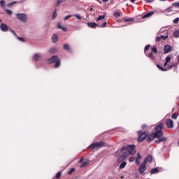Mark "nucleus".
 Instances as JSON below:
<instances>
[{"label": "nucleus", "instance_id": "nucleus-1", "mask_svg": "<svg viewBox=\"0 0 179 179\" xmlns=\"http://www.w3.org/2000/svg\"><path fill=\"white\" fill-rule=\"evenodd\" d=\"M163 136V123L161 122L155 127V132H152L148 136L147 142L150 143L155 138L159 139Z\"/></svg>", "mask_w": 179, "mask_h": 179}, {"label": "nucleus", "instance_id": "nucleus-2", "mask_svg": "<svg viewBox=\"0 0 179 179\" xmlns=\"http://www.w3.org/2000/svg\"><path fill=\"white\" fill-rule=\"evenodd\" d=\"M135 145H129L123 147L121 149V152L123 153L119 158L120 160H124L125 157H128L129 155H135L136 152L135 150Z\"/></svg>", "mask_w": 179, "mask_h": 179}, {"label": "nucleus", "instance_id": "nucleus-3", "mask_svg": "<svg viewBox=\"0 0 179 179\" xmlns=\"http://www.w3.org/2000/svg\"><path fill=\"white\" fill-rule=\"evenodd\" d=\"M49 64H52L55 62V68H59V65H61V60L58 58V56H53L50 59L48 60Z\"/></svg>", "mask_w": 179, "mask_h": 179}, {"label": "nucleus", "instance_id": "nucleus-4", "mask_svg": "<svg viewBox=\"0 0 179 179\" xmlns=\"http://www.w3.org/2000/svg\"><path fill=\"white\" fill-rule=\"evenodd\" d=\"M138 142H143V141H145L148 137V135H149V131H142L140 130L138 131Z\"/></svg>", "mask_w": 179, "mask_h": 179}, {"label": "nucleus", "instance_id": "nucleus-5", "mask_svg": "<svg viewBox=\"0 0 179 179\" xmlns=\"http://www.w3.org/2000/svg\"><path fill=\"white\" fill-rule=\"evenodd\" d=\"M16 17L22 23H26L27 22V15L25 13H18L16 14Z\"/></svg>", "mask_w": 179, "mask_h": 179}, {"label": "nucleus", "instance_id": "nucleus-6", "mask_svg": "<svg viewBox=\"0 0 179 179\" xmlns=\"http://www.w3.org/2000/svg\"><path fill=\"white\" fill-rule=\"evenodd\" d=\"M106 146V143L101 141L99 143H94L90 145L91 149H100V148H103Z\"/></svg>", "mask_w": 179, "mask_h": 179}, {"label": "nucleus", "instance_id": "nucleus-7", "mask_svg": "<svg viewBox=\"0 0 179 179\" xmlns=\"http://www.w3.org/2000/svg\"><path fill=\"white\" fill-rule=\"evenodd\" d=\"M167 38H169V34H167L166 36L161 35L160 36H157L155 39V41L157 43H160L162 40H167Z\"/></svg>", "mask_w": 179, "mask_h": 179}, {"label": "nucleus", "instance_id": "nucleus-8", "mask_svg": "<svg viewBox=\"0 0 179 179\" xmlns=\"http://www.w3.org/2000/svg\"><path fill=\"white\" fill-rule=\"evenodd\" d=\"M168 128H174V123L171 119H168L165 122Z\"/></svg>", "mask_w": 179, "mask_h": 179}, {"label": "nucleus", "instance_id": "nucleus-9", "mask_svg": "<svg viewBox=\"0 0 179 179\" xmlns=\"http://www.w3.org/2000/svg\"><path fill=\"white\" fill-rule=\"evenodd\" d=\"M145 171H146V164L143 162L142 164L140 165L139 172L141 173V174H143Z\"/></svg>", "mask_w": 179, "mask_h": 179}, {"label": "nucleus", "instance_id": "nucleus-10", "mask_svg": "<svg viewBox=\"0 0 179 179\" xmlns=\"http://www.w3.org/2000/svg\"><path fill=\"white\" fill-rule=\"evenodd\" d=\"M153 162V157L152 155H148L146 158H145L143 163L147 164V163H152Z\"/></svg>", "mask_w": 179, "mask_h": 179}, {"label": "nucleus", "instance_id": "nucleus-11", "mask_svg": "<svg viewBox=\"0 0 179 179\" xmlns=\"http://www.w3.org/2000/svg\"><path fill=\"white\" fill-rule=\"evenodd\" d=\"M171 51V46L170 45H166L164 48V54H169Z\"/></svg>", "mask_w": 179, "mask_h": 179}, {"label": "nucleus", "instance_id": "nucleus-12", "mask_svg": "<svg viewBox=\"0 0 179 179\" xmlns=\"http://www.w3.org/2000/svg\"><path fill=\"white\" fill-rule=\"evenodd\" d=\"M0 29L1 31H8L9 27H8V26L6 24L1 23L0 25Z\"/></svg>", "mask_w": 179, "mask_h": 179}, {"label": "nucleus", "instance_id": "nucleus-13", "mask_svg": "<svg viewBox=\"0 0 179 179\" xmlns=\"http://www.w3.org/2000/svg\"><path fill=\"white\" fill-rule=\"evenodd\" d=\"M177 66H178V63H171L170 65L168 66V69H166L167 71H169V69H173V68Z\"/></svg>", "mask_w": 179, "mask_h": 179}, {"label": "nucleus", "instance_id": "nucleus-14", "mask_svg": "<svg viewBox=\"0 0 179 179\" xmlns=\"http://www.w3.org/2000/svg\"><path fill=\"white\" fill-rule=\"evenodd\" d=\"M153 13H155L153 11L149 12L148 13H147L143 16V19H146V17H150V16H152L153 15Z\"/></svg>", "mask_w": 179, "mask_h": 179}, {"label": "nucleus", "instance_id": "nucleus-15", "mask_svg": "<svg viewBox=\"0 0 179 179\" xmlns=\"http://www.w3.org/2000/svg\"><path fill=\"white\" fill-rule=\"evenodd\" d=\"M57 29H60L61 30H63V31H66V30H68V29H66V27H62V26L61 25V23H58V24H57Z\"/></svg>", "mask_w": 179, "mask_h": 179}, {"label": "nucleus", "instance_id": "nucleus-16", "mask_svg": "<svg viewBox=\"0 0 179 179\" xmlns=\"http://www.w3.org/2000/svg\"><path fill=\"white\" fill-rule=\"evenodd\" d=\"M52 40L54 43H57L58 41V36L57 34H55L52 36Z\"/></svg>", "mask_w": 179, "mask_h": 179}, {"label": "nucleus", "instance_id": "nucleus-17", "mask_svg": "<svg viewBox=\"0 0 179 179\" xmlns=\"http://www.w3.org/2000/svg\"><path fill=\"white\" fill-rule=\"evenodd\" d=\"M156 173H159V169L155 168L150 170L151 174H156Z\"/></svg>", "mask_w": 179, "mask_h": 179}, {"label": "nucleus", "instance_id": "nucleus-18", "mask_svg": "<svg viewBox=\"0 0 179 179\" xmlns=\"http://www.w3.org/2000/svg\"><path fill=\"white\" fill-rule=\"evenodd\" d=\"M41 57V56L40 55V54H35L34 55V60L38 61V59H40Z\"/></svg>", "mask_w": 179, "mask_h": 179}, {"label": "nucleus", "instance_id": "nucleus-19", "mask_svg": "<svg viewBox=\"0 0 179 179\" xmlns=\"http://www.w3.org/2000/svg\"><path fill=\"white\" fill-rule=\"evenodd\" d=\"M106 18L104 15H99L96 20V22H100V20H103Z\"/></svg>", "mask_w": 179, "mask_h": 179}, {"label": "nucleus", "instance_id": "nucleus-20", "mask_svg": "<svg viewBox=\"0 0 179 179\" xmlns=\"http://www.w3.org/2000/svg\"><path fill=\"white\" fill-rule=\"evenodd\" d=\"M64 49L66 50V51H71V48H69V45H68V44H65L64 45Z\"/></svg>", "mask_w": 179, "mask_h": 179}, {"label": "nucleus", "instance_id": "nucleus-21", "mask_svg": "<svg viewBox=\"0 0 179 179\" xmlns=\"http://www.w3.org/2000/svg\"><path fill=\"white\" fill-rule=\"evenodd\" d=\"M99 25L97 24H96L95 22H91L90 23V27H92V29H94L95 27H97Z\"/></svg>", "mask_w": 179, "mask_h": 179}, {"label": "nucleus", "instance_id": "nucleus-22", "mask_svg": "<svg viewBox=\"0 0 179 179\" xmlns=\"http://www.w3.org/2000/svg\"><path fill=\"white\" fill-rule=\"evenodd\" d=\"M157 68H159V69H160V70L162 71L163 72L167 71V69H164V68L160 66V65H159V64H157Z\"/></svg>", "mask_w": 179, "mask_h": 179}, {"label": "nucleus", "instance_id": "nucleus-23", "mask_svg": "<svg viewBox=\"0 0 179 179\" xmlns=\"http://www.w3.org/2000/svg\"><path fill=\"white\" fill-rule=\"evenodd\" d=\"M177 117H178V113H175L172 115L171 118L173 120H177Z\"/></svg>", "mask_w": 179, "mask_h": 179}, {"label": "nucleus", "instance_id": "nucleus-24", "mask_svg": "<svg viewBox=\"0 0 179 179\" xmlns=\"http://www.w3.org/2000/svg\"><path fill=\"white\" fill-rule=\"evenodd\" d=\"M173 36L175 37H176V38H178V37H179V31L178 30L175 31L174 33H173Z\"/></svg>", "mask_w": 179, "mask_h": 179}, {"label": "nucleus", "instance_id": "nucleus-25", "mask_svg": "<svg viewBox=\"0 0 179 179\" xmlns=\"http://www.w3.org/2000/svg\"><path fill=\"white\" fill-rule=\"evenodd\" d=\"M151 50L152 52H154L155 54H157V48L156 46H153Z\"/></svg>", "mask_w": 179, "mask_h": 179}, {"label": "nucleus", "instance_id": "nucleus-26", "mask_svg": "<svg viewBox=\"0 0 179 179\" xmlns=\"http://www.w3.org/2000/svg\"><path fill=\"white\" fill-rule=\"evenodd\" d=\"M126 166H127V162H123L120 164V169H124Z\"/></svg>", "mask_w": 179, "mask_h": 179}, {"label": "nucleus", "instance_id": "nucleus-27", "mask_svg": "<svg viewBox=\"0 0 179 179\" xmlns=\"http://www.w3.org/2000/svg\"><path fill=\"white\" fill-rule=\"evenodd\" d=\"M49 52L55 53L57 52V49L55 48H52L49 50Z\"/></svg>", "mask_w": 179, "mask_h": 179}, {"label": "nucleus", "instance_id": "nucleus-28", "mask_svg": "<svg viewBox=\"0 0 179 179\" xmlns=\"http://www.w3.org/2000/svg\"><path fill=\"white\" fill-rule=\"evenodd\" d=\"M148 57H149L150 59H155V56H153V52H152L148 54Z\"/></svg>", "mask_w": 179, "mask_h": 179}, {"label": "nucleus", "instance_id": "nucleus-29", "mask_svg": "<svg viewBox=\"0 0 179 179\" xmlns=\"http://www.w3.org/2000/svg\"><path fill=\"white\" fill-rule=\"evenodd\" d=\"M87 164H89V162L87 161V162H85L83 163V164L80 165V167L83 168V167H86V166H87Z\"/></svg>", "mask_w": 179, "mask_h": 179}, {"label": "nucleus", "instance_id": "nucleus-30", "mask_svg": "<svg viewBox=\"0 0 179 179\" xmlns=\"http://www.w3.org/2000/svg\"><path fill=\"white\" fill-rule=\"evenodd\" d=\"M57 9H55L52 14V19H55V17H57Z\"/></svg>", "mask_w": 179, "mask_h": 179}, {"label": "nucleus", "instance_id": "nucleus-31", "mask_svg": "<svg viewBox=\"0 0 179 179\" xmlns=\"http://www.w3.org/2000/svg\"><path fill=\"white\" fill-rule=\"evenodd\" d=\"M114 16L115 17H120V16H121V14L120 13V12H115Z\"/></svg>", "mask_w": 179, "mask_h": 179}, {"label": "nucleus", "instance_id": "nucleus-32", "mask_svg": "<svg viewBox=\"0 0 179 179\" xmlns=\"http://www.w3.org/2000/svg\"><path fill=\"white\" fill-rule=\"evenodd\" d=\"M166 62H170L171 61V56H167L165 59Z\"/></svg>", "mask_w": 179, "mask_h": 179}, {"label": "nucleus", "instance_id": "nucleus-33", "mask_svg": "<svg viewBox=\"0 0 179 179\" xmlns=\"http://www.w3.org/2000/svg\"><path fill=\"white\" fill-rule=\"evenodd\" d=\"M0 5L1 6H2V8H5V1L4 0L0 1Z\"/></svg>", "mask_w": 179, "mask_h": 179}, {"label": "nucleus", "instance_id": "nucleus-34", "mask_svg": "<svg viewBox=\"0 0 179 179\" xmlns=\"http://www.w3.org/2000/svg\"><path fill=\"white\" fill-rule=\"evenodd\" d=\"M165 12H168V13L173 12V8L171 7H169L165 10Z\"/></svg>", "mask_w": 179, "mask_h": 179}, {"label": "nucleus", "instance_id": "nucleus-35", "mask_svg": "<svg viewBox=\"0 0 179 179\" xmlns=\"http://www.w3.org/2000/svg\"><path fill=\"white\" fill-rule=\"evenodd\" d=\"M6 12L8 15H12V13H13V12H12V10L6 9Z\"/></svg>", "mask_w": 179, "mask_h": 179}, {"label": "nucleus", "instance_id": "nucleus-36", "mask_svg": "<svg viewBox=\"0 0 179 179\" xmlns=\"http://www.w3.org/2000/svg\"><path fill=\"white\" fill-rule=\"evenodd\" d=\"M159 141H161V142H166V141H167V138H166V137H162V138H160L159 137Z\"/></svg>", "mask_w": 179, "mask_h": 179}, {"label": "nucleus", "instance_id": "nucleus-37", "mask_svg": "<svg viewBox=\"0 0 179 179\" xmlns=\"http://www.w3.org/2000/svg\"><path fill=\"white\" fill-rule=\"evenodd\" d=\"M173 6H175V8H179V2L173 3Z\"/></svg>", "mask_w": 179, "mask_h": 179}, {"label": "nucleus", "instance_id": "nucleus-38", "mask_svg": "<svg viewBox=\"0 0 179 179\" xmlns=\"http://www.w3.org/2000/svg\"><path fill=\"white\" fill-rule=\"evenodd\" d=\"M75 17H76L78 20H80V19H82V17H80L79 15H75Z\"/></svg>", "mask_w": 179, "mask_h": 179}, {"label": "nucleus", "instance_id": "nucleus-39", "mask_svg": "<svg viewBox=\"0 0 179 179\" xmlns=\"http://www.w3.org/2000/svg\"><path fill=\"white\" fill-rule=\"evenodd\" d=\"M178 22H179V18H178V17L176 18V19L173 20V23H174L175 24H177V23H178Z\"/></svg>", "mask_w": 179, "mask_h": 179}, {"label": "nucleus", "instance_id": "nucleus-40", "mask_svg": "<svg viewBox=\"0 0 179 179\" xmlns=\"http://www.w3.org/2000/svg\"><path fill=\"white\" fill-rule=\"evenodd\" d=\"M149 48H150V45H147L145 47L144 51H148V50H149Z\"/></svg>", "mask_w": 179, "mask_h": 179}, {"label": "nucleus", "instance_id": "nucleus-41", "mask_svg": "<svg viewBox=\"0 0 179 179\" xmlns=\"http://www.w3.org/2000/svg\"><path fill=\"white\" fill-rule=\"evenodd\" d=\"M107 26V22H103L101 25H100V27H106Z\"/></svg>", "mask_w": 179, "mask_h": 179}, {"label": "nucleus", "instance_id": "nucleus-42", "mask_svg": "<svg viewBox=\"0 0 179 179\" xmlns=\"http://www.w3.org/2000/svg\"><path fill=\"white\" fill-rule=\"evenodd\" d=\"M136 159H138V160H141V159H142V156H141V154H139V153L137 154V158Z\"/></svg>", "mask_w": 179, "mask_h": 179}, {"label": "nucleus", "instance_id": "nucleus-43", "mask_svg": "<svg viewBox=\"0 0 179 179\" xmlns=\"http://www.w3.org/2000/svg\"><path fill=\"white\" fill-rule=\"evenodd\" d=\"M64 0H58L57 3V6H58V5H59L60 3H62V2H64Z\"/></svg>", "mask_w": 179, "mask_h": 179}, {"label": "nucleus", "instance_id": "nucleus-44", "mask_svg": "<svg viewBox=\"0 0 179 179\" xmlns=\"http://www.w3.org/2000/svg\"><path fill=\"white\" fill-rule=\"evenodd\" d=\"M70 17H72V15H67L64 17V20H68Z\"/></svg>", "mask_w": 179, "mask_h": 179}, {"label": "nucleus", "instance_id": "nucleus-45", "mask_svg": "<svg viewBox=\"0 0 179 179\" xmlns=\"http://www.w3.org/2000/svg\"><path fill=\"white\" fill-rule=\"evenodd\" d=\"M57 178H59L61 177V172H58L56 175Z\"/></svg>", "mask_w": 179, "mask_h": 179}, {"label": "nucleus", "instance_id": "nucleus-46", "mask_svg": "<svg viewBox=\"0 0 179 179\" xmlns=\"http://www.w3.org/2000/svg\"><path fill=\"white\" fill-rule=\"evenodd\" d=\"M73 171H75V169H74V168L71 169L69 171V174H72V172H73Z\"/></svg>", "mask_w": 179, "mask_h": 179}, {"label": "nucleus", "instance_id": "nucleus-47", "mask_svg": "<svg viewBox=\"0 0 179 179\" xmlns=\"http://www.w3.org/2000/svg\"><path fill=\"white\" fill-rule=\"evenodd\" d=\"M148 3H150L152 2H154L155 0H145Z\"/></svg>", "mask_w": 179, "mask_h": 179}, {"label": "nucleus", "instance_id": "nucleus-48", "mask_svg": "<svg viewBox=\"0 0 179 179\" xmlns=\"http://www.w3.org/2000/svg\"><path fill=\"white\" fill-rule=\"evenodd\" d=\"M134 157H130V158L129 159V162H130V163H132V162H134Z\"/></svg>", "mask_w": 179, "mask_h": 179}, {"label": "nucleus", "instance_id": "nucleus-49", "mask_svg": "<svg viewBox=\"0 0 179 179\" xmlns=\"http://www.w3.org/2000/svg\"><path fill=\"white\" fill-rule=\"evenodd\" d=\"M136 164H138V166H139V164H141L139 159H136Z\"/></svg>", "mask_w": 179, "mask_h": 179}, {"label": "nucleus", "instance_id": "nucleus-50", "mask_svg": "<svg viewBox=\"0 0 179 179\" xmlns=\"http://www.w3.org/2000/svg\"><path fill=\"white\" fill-rule=\"evenodd\" d=\"M17 40H19L20 41H24V39H23V38H20V37H17Z\"/></svg>", "mask_w": 179, "mask_h": 179}, {"label": "nucleus", "instance_id": "nucleus-51", "mask_svg": "<svg viewBox=\"0 0 179 179\" xmlns=\"http://www.w3.org/2000/svg\"><path fill=\"white\" fill-rule=\"evenodd\" d=\"M10 31H11L14 36H16V33H15V31H13V29H10Z\"/></svg>", "mask_w": 179, "mask_h": 179}, {"label": "nucleus", "instance_id": "nucleus-52", "mask_svg": "<svg viewBox=\"0 0 179 179\" xmlns=\"http://www.w3.org/2000/svg\"><path fill=\"white\" fill-rule=\"evenodd\" d=\"M132 20H134V19L129 18V19H127L126 22H132Z\"/></svg>", "mask_w": 179, "mask_h": 179}, {"label": "nucleus", "instance_id": "nucleus-53", "mask_svg": "<svg viewBox=\"0 0 179 179\" xmlns=\"http://www.w3.org/2000/svg\"><path fill=\"white\" fill-rule=\"evenodd\" d=\"M160 142H162V141H160V138L158 139V140H155V143H160Z\"/></svg>", "mask_w": 179, "mask_h": 179}, {"label": "nucleus", "instance_id": "nucleus-54", "mask_svg": "<svg viewBox=\"0 0 179 179\" xmlns=\"http://www.w3.org/2000/svg\"><path fill=\"white\" fill-rule=\"evenodd\" d=\"M142 128L143 129H145V128H148V126L146 124H143Z\"/></svg>", "mask_w": 179, "mask_h": 179}, {"label": "nucleus", "instance_id": "nucleus-55", "mask_svg": "<svg viewBox=\"0 0 179 179\" xmlns=\"http://www.w3.org/2000/svg\"><path fill=\"white\" fill-rule=\"evenodd\" d=\"M13 3L11 2V3H10L8 4V6H13Z\"/></svg>", "mask_w": 179, "mask_h": 179}, {"label": "nucleus", "instance_id": "nucleus-56", "mask_svg": "<svg viewBox=\"0 0 179 179\" xmlns=\"http://www.w3.org/2000/svg\"><path fill=\"white\" fill-rule=\"evenodd\" d=\"M167 64H169V62H165V63L164 64V66H167Z\"/></svg>", "mask_w": 179, "mask_h": 179}, {"label": "nucleus", "instance_id": "nucleus-57", "mask_svg": "<svg viewBox=\"0 0 179 179\" xmlns=\"http://www.w3.org/2000/svg\"><path fill=\"white\" fill-rule=\"evenodd\" d=\"M83 162V158H81L80 160L79 161V163H82Z\"/></svg>", "mask_w": 179, "mask_h": 179}, {"label": "nucleus", "instance_id": "nucleus-58", "mask_svg": "<svg viewBox=\"0 0 179 179\" xmlns=\"http://www.w3.org/2000/svg\"><path fill=\"white\" fill-rule=\"evenodd\" d=\"M102 2H108V0H102Z\"/></svg>", "mask_w": 179, "mask_h": 179}, {"label": "nucleus", "instance_id": "nucleus-59", "mask_svg": "<svg viewBox=\"0 0 179 179\" xmlns=\"http://www.w3.org/2000/svg\"><path fill=\"white\" fill-rule=\"evenodd\" d=\"M13 5H15V3H17V1H13Z\"/></svg>", "mask_w": 179, "mask_h": 179}, {"label": "nucleus", "instance_id": "nucleus-60", "mask_svg": "<svg viewBox=\"0 0 179 179\" xmlns=\"http://www.w3.org/2000/svg\"><path fill=\"white\" fill-rule=\"evenodd\" d=\"M87 26L90 27V22H87Z\"/></svg>", "mask_w": 179, "mask_h": 179}, {"label": "nucleus", "instance_id": "nucleus-61", "mask_svg": "<svg viewBox=\"0 0 179 179\" xmlns=\"http://www.w3.org/2000/svg\"><path fill=\"white\" fill-rule=\"evenodd\" d=\"M136 0H131V2L134 3L135 2Z\"/></svg>", "mask_w": 179, "mask_h": 179}, {"label": "nucleus", "instance_id": "nucleus-62", "mask_svg": "<svg viewBox=\"0 0 179 179\" xmlns=\"http://www.w3.org/2000/svg\"><path fill=\"white\" fill-rule=\"evenodd\" d=\"M159 1H166V0H159Z\"/></svg>", "mask_w": 179, "mask_h": 179}, {"label": "nucleus", "instance_id": "nucleus-63", "mask_svg": "<svg viewBox=\"0 0 179 179\" xmlns=\"http://www.w3.org/2000/svg\"><path fill=\"white\" fill-rule=\"evenodd\" d=\"M0 22H1V20H0Z\"/></svg>", "mask_w": 179, "mask_h": 179}]
</instances>
